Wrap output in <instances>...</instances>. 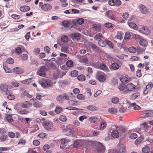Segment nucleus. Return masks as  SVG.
<instances>
[{"instance_id":"40","label":"nucleus","mask_w":153,"mask_h":153,"mask_svg":"<svg viewBox=\"0 0 153 153\" xmlns=\"http://www.w3.org/2000/svg\"><path fill=\"white\" fill-rule=\"evenodd\" d=\"M64 99L63 94L59 95L56 97V100L59 102H61Z\"/></svg>"},{"instance_id":"41","label":"nucleus","mask_w":153,"mask_h":153,"mask_svg":"<svg viewBox=\"0 0 153 153\" xmlns=\"http://www.w3.org/2000/svg\"><path fill=\"white\" fill-rule=\"evenodd\" d=\"M80 142L79 140H76L74 143V148H78L80 146Z\"/></svg>"},{"instance_id":"23","label":"nucleus","mask_w":153,"mask_h":153,"mask_svg":"<svg viewBox=\"0 0 153 153\" xmlns=\"http://www.w3.org/2000/svg\"><path fill=\"white\" fill-rule=\"evenodd\" d=\"M119 133L118 131L116 130L113 131L111 133V136L114 138H116L118 136Z\"/></svg>"},{"instance_id":"19","label":"nucleus","mask_w":153,"mask_h":153,"mask_svg":"<svg viewBox=\"0 0 153 153\" xmlns=\"http://www.w3.org/2000/svg\"><path fill=\"white\" fill-rule=\"evenodd\" d=\"M123 33L122 32H118L116 35L115 36V38L116 39L121 40L123 37Z\"/></svg>"},{"instance_id":"63","label":"nucleus","mask_w":153,"mask_h":153,"mask_svg":"<svg viewBox=\"0 0 153 153\" xmlns=\"http://www.w3.org/2000/svg\"><path fill=\"white\" fill-rule=\"evenodd\" d=\"M131 34L130 33H126L125 34L124 38L126 40H128L130 38Z\"/></svg>"},{"instance_id":"59","label":"nucleus","mask_w":153,"mask_h":153,"mask_svg":"<svg viewBox=\"0 0 153 153\" xmlns=\"http://www.w3.org/2000/svg\"><path fill=\"white\" fill-rule=\"evenodd\" d=\"M45 82L47 85L49 87H51L53 85L52 83L51 82V81L49 79L46 80L45 81Z\"/></svg>"},{"instance_id":"62","label":"nucleus","mask_w":153,"mask_h":153,"mask_svg":"<svg viewBox=\"0 0 153 153\" xmlns=\"http://www.w3.org/2000/svg\"><path fill=\"white\" fill-rule=\"evenodd\" d=\"M137 137V134L135 133H132L131 134L130 137L132 139H135Z\"/></svg>"},{"instance_id":"55","label":"nucleus","mask_w":153,"mask_h":153,"mask_svg":"<svg viewBox=\"0 0 153 153\" xmlns=\"http://www.w3.org/2000/svg\"><path fill=\"white\" fill-rule=\"evenodd\" d=\"M78 102L74 100H70L69 101L68 103L70 105H75L77 104Z\"/></svg>"},{"instance_id":"1","label":"nucleus","mask_w":153,"mask_h":153,"mask_svg":"<svg viewBox=\"0 0 153 153\" xmlns=\"http://www.w3.org/2000/svg\"><path fill=\"white\" fill-rule=\"evenodd\" d=\"M42 125L45 129L48 131H51L53 129V123L51 122L45 121L43 123Z\"/></svg>"},{"instance_id":"64","label":"nucleus","mask_w":153,"mask_h":153,"mask_svg":"<svg viewBox=\"0 0 153 153\" xmlns=\"http://www.w3.org/2000/svg\"><path fill=\"white\" fill-rule=\"evenodd\" d=\"M106 123L105 122H102L101 124V126L100 127V129L101 130H102L104 129L106 127Z\"/></svg>"},{"instance_id":"57","label":"nucleus","mask_w":153,"mask_h":153,"mask_svg":"<svg viewBox=\"0 0 153 153\" xmlns=\"http://www.w3.org/2000/svg\"><path fill=\"white\" fill-rule=\"evenodd\" d=\"M80 62L85 64H88V59L87 58H83L80 59Z\"/></svg>"},{"instance_id":"33","label":"nucleus","mask_w":153,"mask_h":153,"mask_svg":"<svg viewBox=\"0 0 153 153\" xmlns=\"http://www.w3.org/2000/svg\"><path fill=\"white\" fill-rule=\"evenodd\" d=\"M129 27L134 29L136 30L137 29V25L133 22H130L128 24Z\"/></svg>"},{"instance_id":"48","label":"nucleus","mask_w":153,"mask_h":153,"mask_svg":"<svg viewBox=\"0 0 153 153\" xmlns=\"http://www.w3.org/2000/svg\"><path fill=\"white\" fill-rule=\"evenodd\" d=\"M111 101L113 103L116 104L118 102L119 100L117 97H113L111 98Z\"/></svg>"},{"instance_id":"8","label":"nucleus","mask_w":153,"mask_h":153,"mask_svg":"<svg viewBox=\"0 0 153 153\" xmlns=\"http://www.w3.org/2000/svg\"><path fill=\"white\" fill-rule=\"evenodd\" d=\"M143 117H153V110H148L146 113L143 114Z\"/></svg>"},{"instance_id":"50","label":"nucleus","mask_w":153,"mask_h":153,"mask_svg":"<svg viewBox=\"0 0 153 153\" xmlns=\"http://www.w3.org/2000/svg\"><path fill=\"white\" fill-rule=\"evenodd\" d=\"M3 67L5 72L6 73H10V69L7 67L5 65L3 64Z\"/></svg>"},{"instance_id":"4","label":"nucleus","mask_w":153,"mask_h":153,"mask_svg":"<svg viewBox=\"0 0 153 153\" xmlns=\"http://www.w3.org/2000/svg\"><path fill=\"white\" fill-rule=\"evenodd\" d=\"M105 150V148L103 144L100 142L97 143V152L98 153H103Z\"/></svg>"},{"instance_id":"2","label":"nucleus","mask_w":153,"mask_h":153,"mask_svg":"<svg viewBox=\"0 0 153 153\" xmlns=\"http://www.w3.org/2000/svg\"><path fill=\"white\" fill-rule=\"evenodd\" d=\"M136 87V86L132 83H129L126 85V88L127 90H125L123 91L122 93L124 94H127L128 93V91H133L135 88Z\"/></svg>"},{"instance_id":"25","label":"nucleus","mask_w":153,"mask_h":153,"mask_svg":"<svg viewBox=\"0 0 153 153\" xmlns=\"http://www.w3.org/2000/svg\"><path fill=\"white\" fill-rule=\"evenodd\" d=\"M120 80L123 83H127L129 81L128 79L125 76H121L120 78Z\"/></svg>"},{"instance_id":"15","label":"nucleus","mask_w":153,"mask_h":153,"mask_svg":"<svg viewBox=\"0 0 153 153\" xmlns=\"http://www.w3.org/2000/svg\"><path fill=\"white\" fill-rule=\"evenodd\" d=\"M143 139V138L142 137H138L134 142V144L137 146L140 145L142 143Z\"/></svg>"},{"instance_id":"28","label":"nucleus","mask_w":153,"mask_h":153,"mask_svg":"<svg viewBox=\"0 0 153 153\" xmlns=\"http://www.w3.org/2000/svg\"><path fill=\"white\" fill-rule=\"evenodd\" d=\"M98 79L100 82H103L105 80L106 77L104 75H101L99 76Z\"/></svg>"},{"instance_id":"22","label":"nucleus","mask_w":153,"mask_h":153,"mask_svg":"<svg viewBox=\"0 0 153 153\" xmlns=\"http://www.w3.org/2000/svg\"><path fill=\"white\" fill-rule=\"evenodd\" d=\"M140 95L139 92H136L132 94L130 97V99L133 100L136 99Z\"/></svg>"},{"instance_id":"27","label":"nucleus","mask_w":153,"mask_h":153,"mask_svg":"<svg viewBox=\"0 0 153 153\" xmlns=\"http://www.w3.org/2000/svg\"><path fill=\"white\" fill-rule=\"evenodd\" d=\"M150 151V148L149 146H146L142 149V152L143 153H148Z\"/></svg>"},{"instance_id":"46","label":"nucleus","mask_w":153,"mask_h":153,"mask_svg":"<svg viewBox=\"0 0 153 153\" xmlns=\"http://www.w3.org/2000/svg\"><path fill=\"white\" fill-rule=\"evenodd\" d=\"M84 19L83 18H79L77 20V24L81 25L84 22Z\"/></svg>"},{"instance_id":"44","label":"nucleus","mask_w":153,"mask_h":153,"mask_svg":"<svg viewBox=\"0 0 153 153\" xmlns=\"http://www.w3.org/2000/svg\"><path fill=\"white\" fill-rule=\"evenodd\" d=\"M136 49L134 47H131L128 49V51L131 53H134L136 52Z\"/></svg>"},{"instance_id":"24","label":"nucleus","mask_w":153,"mask_h":153,"mask_svg":"<svg viewBox=\"0 0 153 153\" xmlns=\"http://www.w3.org/2000/svg\"><path fill=\"white\" fill-rule=\"evenodd\" d=\"M108 69L106 65L103 63H102L99 66L98 69H100L103 71H105Z\"/></svg>"},{"instance_id":"60","label":"nucleus","mask_w":153,"mask_h":153,"mask_svg":"<svg viewBox=\"0 0 153 153\" xmlns=\"http://www.w3.org/2000/svg\"><path fill=\"white\" fill-rule=\"evenodd\" d=\"M19 113L22 114H27L28 111L26 109H22L19 111Z\"/></svg>"},{"instance_id":"37","label":"nucleus","mask_w":153,"mask_h":153,"mask_svg":"<svg viewBox=\"0 0 153 153\" xmlns=\"http://www.w3.org/2000/svg\"><path fill=\"white\" fill-rule=\"evenodd\" d=\"M70 74L71 76L73 77H76L78 74V72L76 70H74L71 71L70 72Z\"/></svg>"},{"instance_id":"13","label":"nucleus","mask_w":153,"mask_h":153,"mask_svg":"<svg viewBox=\"0 0 153 153\" xmlns=\"http://www.w3.org/2000/svg\"><path fill=\"white\" fill-rule=\"evenodd\" d=\"M32 104L29 101H25L22 102V106L24 108H28L31 107Z\"/></svg>"},{"instance_id":"20","label":"nucleus","mask_w":153,"mask_h":153,"mask_svg":"<svg viewBox=\"0 0 153 153\" xmlns=\"http://www.w3.org/2000/svg\"><path fill=\"white\" fill-rule=\"evenodd\" d=\"M33 106L35 107L40 108L42 106V103L38 101L34 102L33 103Z\"/></svg>"},{"instance_id":"61","label":"nucleus","mask_w":153,"mask_h":153,"mask_svg":"<svg viewBox=\"0 0 153 153\" xmlns=\"http://www.w3.org/2000/svg\"><path fill=\"white\" fill-rule=\"evenodd\" d=\"M121 4V2L120 0H116L115 1L114 5L117 6H119Z\"/></svg>"},{"instance_id":"21","label":"nucleus","mask_w":153,"mask_h":153,"mask_svg":"<svg viewBox=\"0 0 153 153\" xmlns=\"http://www.w3.org/2000/svg\"><path fill=\"white\" fill-rule=\"evenodd\" d=\"M139 43L140 45L143 46H146L148 44L146 41L143 38L140 39Z\"/></svg>"},{"instance_id":"39","label":"nucleus","mask_w":153,"mask_h":153,"mask_svg":"<svg viewBox=\"0 0 153 153\" xmlns=\"http://www.w3.org/2000/svg\"><path fill=\"white\" fill-rule=\"evenodd\" d=\"M77 98L80 100H84L85 99V97L82 94H79L77 96Z\"/></svg>"},{"instance_id":"42","label":"nucleus","mask_w":153,"mask_h":153,"mask_svg":"<svg viewBox=\"0 0 153 153\" xmlns=\"http://www.w3.org/2000/svg\"><path fill=\"white\" fill-rule=\"evenodd\" d=\"M32 78H30L22 81L21 82L24 84H29L31 82Z\"/></svg>"},{"instance_id":"10","label":"nucleus","mask_w":153,"mask_h":153,"mask_svg":"<svg viewBox=\"0 0 153 153\" xmlns=\"http://www.w3.org/2000/svg\"><path fill=\"white\" fill-rule=\"evenodd\" d=\"M139 9L140 12L144 14H146L148 12V10L145 6L142 4H140Z\"/></svg>"},{"instance_id":"36","label":"nucleus","mask_w":153,"mask_h":153,"mask_svg":"<svg viewBox=\"0 0 153 153\" xmlns=\"http://www.w3.org/2000/svg\"><path fill=\"white\" fill-rule=\"evenodd\" d=\"M1 90L3 91H5L8 89L7 85L4 84H2L0 86Z\"/></svg>"},{"instance_id":"34","label":"nucleus","mask_w":153,"mask_h":153,"mask_svg":"<svg viewBox=\"0 0 153 153\" xmlns=\"http://www.w3.org/2000/svg\"><path fill=\"white\" fill-rule=\"evenodd\" d=\"M126 86L124 84H120L118 87V88L120 91H124L126 88Z\"/></svg>"},{"instance_id":"18","label":"nucleus","mask_w":153,"mask_h":153,"mask_svg":"<svg viewBox=\"0 0 153 153\" xmlns=\"http://www.w3.org/2000/svg\"><path fill=\"white\" fill-rule=\"evenodd\" d=\"M20 10L21 11L26 12L30 10V8L28 6H24L21 7L20 8Z\"/></svg>"},{"instance_id":"54","label":"nucleus","mask_w":153,"mask_h":153,"mask_svg":"<svg viewBox=\"0 0 153 153\" xmlns=\"http://www.w3.org/2000/svg\"><path fill=\"white\" fill-rule=\"evenodd\" d=\"M6 62L9 64H12L14 62V60L12 58H10L7 59Z\"/></svg>"},{"instance_id":"5","label":"nucleus","mask_w":153,"mask_h":153,"mask_svg":"<svg viewBox=\"0 0 153 153\" xmlns=\"http://www.w3.org/2000/svg\"><path fill=\"white\" fill-rule=\"evenodd\" d=\"M61 143L60 146V148L62 149H64L66 146V144L69 141V139L66 138H62L61 139Z\"/></svg>"},{"instance_id":"49","label":"nucleus","mask_w":153,"mask_h":153,"mask_svg":"<svg viewBox=\"0 0 153 153\" xmlns=\"http://www.w3.org/2000/svg\"><path fill=\"white\" fill-rule=\"evenodd\" d=\"M28 58V56L26 54H24L22 55V59L23 61H25L27 60Z\"/></svg>"},{"instance_id":"45","label":"nucleus","mask_w":153,"mask_h":153,"mask_svg":"<svg viewBox=\"0 0 153 153\" xmlns=\"http://www.w3.org/2000/svg\"><path fill=\"white\" fill-rule=\"evenodd\" d=\"M99 44L101 47H105L106 45V42L103 40H99L98 42Z\"/></svg>"},{"instance_id":"14","label":"nucleus","mask_w":153,"mask_h":153,"mask_svg":"<svg viewBox=\"0 0 153 153\" xmlns=\"http://www.w3.org/2000/svg\"><path fill=\"white\" fill-rule=\"evenodd\" d=\"M13 70L14 72L16 74H21L23 73L24 72L22 68L19 67L14 68Z\"/></svg>"},{"instance_id":"31","label":"nucleus","mask_w":153,"mask_h":153,"mask_svg":"<svg viewBox=\"0 0 153 153\" xmlns=\"http://www.w3.org/2000/svg\"><path fill=\"white\" fill-rule=\"evenodd\" d=\"M108 111L111 113L114 114L117 112V110L114 108H111L108 109Z\"/></svg>"},{"instance_id":"52","label":"nucleus","mask_w":153,"mask_h":153,"mask_svg":"<svg viewBox=\"0 0 153 153\" xmlns=\"http://www.w3.org/2000/svg\"><path fill=\"white\" fill-rule=\"evenodd\" d=\"M85 90L86 91L87 95L88 96L90 97L91 96L92 94L90 88H86Z\"/></svg>"},{"instance_id":"35","label":"nucleus","mask_w":153,"mask_h":153,"mask_svg":"<svg viewBox=\"0 0 153 153\" xmlns=\"http://www.w3.org/2000/svg\"><path fill=\"white\" fill-rule=\"evenodd\" d=\"M62 110L63 109L61 107H56L55 110V112L56 113L58 114L61 113L62 111Z\"/></svg>"},{"instance_id":"53","label":"nucleus","mask_w":153,"mask_h":153,"mask_svg":"<svg viewBox=\"0 0 153 153\" xmlns=\"http://www.w3.org/2000/svg\"><path fill=\"white\" fill-rule=\"evenodd\" d=\"M61 40L63 42H66L68 41V38L66 36H63L61 37Z\"/></svg>"},{"instance_id":"30","label":"nucleus","mask_w":153,"mask_h":153,"mask_svg":"<svg viewBox=\"0 0 153 153\" xmlns=\"http://www.w3.org/2000/svg\"><path fill=\"white\" fill-rule=\"evenodd\" d=\"M87 108L91 111H95L97 110V108L94 105H89L87 106Z\"/></svg>"},{"instance_id":"6","label":"nucleus","mask_w":153,"mask_h":153,"mask_svg":"<svg viewBox=\"0 0 153 153\" xmlns=\"http://www.w3.org/2000/svg\"><path fill=\"white\" fill-rule=\"evenodd\" d=\"M139 31L140 33L145 34H149L150 33V32L149 29L147 27H142L140 30Z\"/></svg>"},{"instance_id":"26","label":"nucleus","mask_w":153,"mask_h":153,"mask_svg":"<svg viewBox=\"0 0 153 153\" xmlns=\"http://www.w3.org/2000/svg\"><path fill=\"white\" fill-rule=\"evenodd\" d=\"M130 106L133 107V109L135 110H139L141 108L140 107L136 105L135 103H132L130 104Z\"/></svg>"},{"instance_id":"29","label":"nucleus","mask_w":153,"mask_h":153,"mask_svg":"<svg viewBox=\"0 0 153 153\" xmlns=\"http://www.w3.org/2000/svg\"><path fill=\"white\" fill-rule=\"evenodd\" d=\"M119 67V66L118 64L117 63H113L112 64L111 68L114 70H117Z\"/></svg>"},{"instance_id":"11","label":"nucleus","mask_w":153,"mask_h":153,"mask_svg":"<svg viewBox=\"0 0 153 153\" xmlns=\"http://www.w3.org/2000/svg\"><path fill=\"white\" fill-rule=\"evenodd\" d=\"M41 8L42 10L46 11L51 10L52 9V7L50 4H45L42 5Z\"/></svg>"},{"instance_id":"9","label":"nucleus","mask_w":153,"mask_h":153,"mask_svg":"<svg viewBox=\"0 0 153 153\" xmlns=\"http://www.w3.org/2000/svg\"><path fill=\"white\" fill-rule=\"evenodd\" d=\"M115 153H125L126 152L125 147L123 145L118 146V150H115Z\"/></svg>"},{"instance_id":"58","label":"nucleus","mask_w":153,"mask_h":153,"mask_svg":"<svg viewBox=\"0 0 153 153\" xmlns=\"http://www.w3.org/2000/svg\"><path fill=\"white\" fill-rule=\"evenodd\" d=\"M102 37V35L101 33H99L97 34L95 36V39L97 40H100L101 37Z\"/></svg>"},{"instance_id":"56","label":"nucleus","mask_w":153,"mask_h":153,"mask_svg":"<svg viewBox=\"0 0 153 153\" xmlns=\"http://www.w3.org/2000/svg\"><path fill=\"white\" fill-rule=\"evenodd\" d=\"M62 52L67 53L68 51V48L67 46H63L61 48Z\"/></svg>"},{"instance_id":"32","label":"nucleus","mask_w":153,"mask_h":153,"mask_svg":"<svg viewBox=\"0 0 153 153\" xmlns=\"http://www.w3.org/2000/svg\"><path fill=\"white\" fill-rule=\"evenodd\" d=\"M7 136L6 135L4 134L0 137V141L4 142L7 140Z\"/></svg>"},{"instance_id":"38","label":"nucleus","mask_w":153,"mask_h":153,"mask_svg":"<svg viewBox=\"0 0 153 153\" xmlns=\"http://www.w3.org/2000/svg\"><path fill=\"white\" fill-rule=\"evenodd\" d=\"M77 78L78 80L81 81H83L85 80V76L82 74L79 75Z\"/></svg>"},{"instance_id":"7","label":"nucleus","mask_w":153,"mask_h":153,"mask_svg":"<svg viewBox=\"0 0 153 153\" xmlns=\"http://www.w3.org/2000/svg\"><path fill=\"white\" fill-rule=\"evenodd\" d=\"M153 84L152 82H150L149 84L146 86V88L143 91V94H146L148 93L150 91L152 88H153Z\"/></svg>"},{"instance_id":"3","label":"nucleus","mask_w":153,"mask_h":153,"mask_svg":"<svg viewBox=\"0 0 153 153\" xmlns=\"http://www.w3.org/2000/svg\"><path fill=\"white\" fill-rule=\"evenodd\" d=\"M47 70L45 66H42L40 67L39 70L37 72V74L39 76L45 77L46 75V71Z\"/></svg>"},{"instance_id":"16","label":"nucleus","mask_w":153,"mask_h":153,"mask_svg":"<svg viewBox=\"0 0 153 153\" xmlns=\"http://www.w3.org/2000/svg\"><path fill=\"white\" fill-rule=\"evenodd\" d=\"M92 28L93 29L98 32L100 31L101 27L100 25H97V24H94L93 25Z\"/></svg>"},{"instance_id":"12","label":"nucleus","mask_w":153,"mask_h":153,"mask_svg":"<svg viewBox=\"0 0 153 153\" xmlns=\"http://www.w3.org/2000/svg\"><path fill=\"white\" fill-rule=\"evenodd\" d=\"M71 36L73 39L78 41L80 39V34L78 33H73L71 34Z\"/></svg>"},{"instance_id":"51","label":"nucleus","mask_w":153,"mask_h":153,"mask_svg":"<svg viewBox=\"0 0 153 153\" xmlns=\"http://www.w3.org/2000/svg\"><path fill=\"white\" fill-rule=\"evenodd\" d=\"M47 135V134L45 133H41L38 135V136L41 138H43L46 137Z\"/></svg>"},{"instance_id":"17","label":"nucleus","mask_w":153,"mask_h":153,"mask_svg":"<svg viewBox=\"0 0 153 153\" xmlns=\"http://www.w3.org/2000/svg\"><path fill=\"white\" fill-rule=\"evenodd\" d=\"M99 118L96 116H92L90 117L89 120L91 123H95L98 121Z\"/></svg>"},{"instance_id":"43","label":"nucleus","mask_w":153,"mask_h":153,"mask_svg":"<svg viewBox=\"0 0 153 153\" xmlns=\"http://www.w3.org/2000/svg\"><path fill=\"white\" fill-rule=\"evenodd\" d=\"M62 24L64 27H68L70 25V22L67 21H65L62 22Z\"/></svg>"},{"instance_id":"47","label":"nucleus","mask_w":153,"mask_h":153,"mask_svg":"<svg viewBox=\"0 0 153 153\" xmlns=\"http://www.w3.org/2000/svg\"><path fill=\"white\" fill-rule=\"evenodd\" d=\"M66 65L68 67H72L73 65V61L71 60H68L66 62Z\"/></svg>"}]
</instances>
